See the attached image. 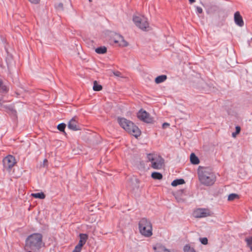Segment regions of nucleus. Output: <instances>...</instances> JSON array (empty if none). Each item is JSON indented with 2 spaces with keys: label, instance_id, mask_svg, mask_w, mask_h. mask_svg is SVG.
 I'll use <instances>...</instances> for the list:
<instances>
[{
  "label": "nucleus",
  "instance_id": "obj_31",
  "mask_svg": "<svg viewBox=\"0 0 252 252\" xmlns=\"http://www.w3.org/2000/svg\"><path fill=\"white\" fill-rule=\"evenodd\" d=\"M31 3L33 4H38L40 2V0H28Z\"/></svg>",
  "mask_w": 252,
  "mask_h": 252
},
{
  "label": "nucleus",
  "instance_id": "obj_7",
  "mask_svg": "<svg viewBox=\"0 0 252 252\" xmlns=\"http://www.w3.org/2000/svg\"><path fill=\"white\" fill-rule=\"evenodd\" d=\"M111 39L114 43L118 44L121 47H126L128 45L123 36L116 33H113L112 34Z\"/></svg>",
  "mask_w": 252,
  "mask_h": 252
},
{
  "label": "nucleus",
  "instance_id": "obj_3",
  "mask_svg": "<svg viewBox=\"0 0 252 252\" xmlns=\"http://www.w3.org/2000/svg\"><path fill=\"white\" fill-rule=\"evenodd\" d=\"M118 122L120 125L130 134L135 137H138L141 134L139 128L131 122L125 118H119Z\"/></svg>",
  "mask_w": 252,
  "mask_h": 252
},
{
  "label": "nucleus",
  "instance_id": "obj_8",
  "mask_svg": "<svg viewBox=\"0 0 252 252\" xmlns=\"http://www.w3.org/2000/svg\"><path fill=\"white\" fill-rule=\"evenodd\" d=\"M211 215L210 210L206 208H198L193 212V216L196 218H204Z\"/></svg>",
  "mask_w": 252,
  "mask_h": 252
},
{
  "label": "nucleus",
  "instance_id": "obj_10",
  "mask_svg": "<svg viewBox=\"0 0 252 252\" xmlns=\"http://www.w3.org/2000/svg\"><path fill=\"white\" fill-rule=\"evenodd\" d=\"M137 117L140 120L148 123H150L152 122V119L150 117L149 114L144 110H140L137 113Z\"/></svg>",
  "mask_w": 252,
  "mask_h": 252
},
{
  "label": "nucleus",
  "instance_id": "obj_27",
  "mask_svg": "<svg viewBox=\"0 0 252 252\" xmlns=\"http://www.w3.org/2000/svg\"><path fill=\"white\" fill-rule=\"evenodd\" d=\"M4 103V101H3L1 99H0V110H6L7 109L9 108L8 107H7L6 105H3V103Z\"/></svg>",
  "mask_w": 252,
  "mask_h": 252
},
{
  "label": "nucleus",
  "instance_id": "obj_9",
  "mask_svg": "<svg viewBox=\"0 0 252 252\" xmlns=\"http://www.w3.org/2000/svg\"><path fill=\"white\" fill-rule=\"evenodd\" d=\"M15 163V158L12 156H7L3 159V166L6 169H11Z\"/></svg>",
  "mask_w": 252,
  "mask_h": 252
},
{
  "label": "nucleus",
  "instance_id": "obj_22",
  "mask_svg": "<svg viewBox=\"0 0 252 252\" xmlns=\"http://www.w3.org/2000/svg\"><path fill=\"white\" fill-rule=\"evenodd\" d=\"M184 252H196L193 248L190 247L189 245H186L184 248Z\"/></svg>",
  "mask_w": 252,
  "mask_h": 252
},
{
  "label": "nucleus",
  "instance_id": "obj_21",
  "mask_svg": "<svg viewBox=\"0 0 252 252\" xmlns=\"http://www.w3.org/2000/svg\"><path fill=\"white\" fill-rule=\"evenodd\" d=\"M102 89V86L97 84V82L96 81H94V86H93V90L94 91H99L101 90Z\"/></svg>",
  "mask_w": 252,
  "mask_h": 252
},
{
  "label": "nucleus",
  "instance_id": "obj_33",
  "mask_svg": "<svg viewBox=\"0 0 252 252\" xmlns=\"http://www.w3.org/2000/svg\"><path fill=\"white\" fill-rule=\"evenodd\" d=\"M57 8L63 9V4L62 3H59L57 6Z\"/></svg>",
  "mask_w": 252,
  "mask_h": 252
},
{
  "label": "nucleus",
  "instance_id": "obj_20",
  "mask_svg": "<svg viewBox=\"0 0 252 252\" xmlns=\"http://www.w3.org/2000/svg\"><path fill=\"white\" fill-rule=\"evenodd\" d=\"M32 196L36 198L44 199L45 197V194L43 192H37L32 193Z\"/></svg>",
  "mask_w": 252,
  "mask_h": 252
},
{
  "label": "nucleus",
  "instance_id": "obj_13",
  "mask_svg": "<svg viewBox=\"0 0 252 252\" xmlns=\"http://www.w3.org/2000/svg\"><path fill=\"white\" fill-rule=\"evenodd\" d=\"M155 252H170L169 250L167 249L164 246L158 244L153 247Z\"/></svg>",
  "mask_w": 252,
  "mask_h": 252
},
{
  "label": "nucleus",
  "instance_id": "obj_32",
  "mask_svg": "<svg viewBox=\"0 0 252 252\" xmlns=\"http://www.w3.org/2000/svg\"><path fill=\"white\" fill-rule=\"evenodd\" d=\"M196 12L198 13H202L203 12V10L201 7L197 6L196 7Z\"/></svg>",
  "mask_w": 252,
  "mask_h": 252
},
{
  "label": "nucleus",
  "instance_id": "obj_28",
  "mask_svg": "<svg viewBox=\"0 0 252 252\" xmlns=\"http://www.w3.org/2000/svg\"><path fill=\"white\" fill-rule=\"evenodd\" d=\"M199 241L203 245H207L208 243V239L206 237L200 238Z\"/></svg>",
  "mask_w": 252,
  "mask_h": 252
},
{
  "label": "nucleus",
  "instance_id": "obj_1",
  "mask_svg": "<svg viewBox=\"0 0 252 252\" xmlns=\"http://www.w3.org/2000/svg\"><path fill=\"white\" fill-rule=\"evenodd\" d=\"M197 174L199 182L204 186H212L216 181L215 173L208 167L199 166L197 170Z\"/></svg>",
  "mask_w": 252,
  "mask_h": 252
},
{
  "label": "nucleus",
  "instance_id": "obj_19",
  "mask_svg": "<svg viewBox=\"0 0 252 252\" xmlns=\"http://www.w3.org/2000/svg\"><path fill=\"white\" fill-rule=\"evenodd\" d=\"M151 176L153 179L156 180H161L162 178V175L161 173L157 172H153Z\"/></svg>",
  "mask_w": 252,
  "mask_h": 252
},
{
  "label": "nucleus",
  "instance_id": "obj_15",
  "mask_svg": "<svg viewBox=\"0 0 252 252\" xmlns=\"http://www.w3.org/2000/svg\"><path fill=\"white\" fill-rule=\"evenodd\" d=\"M190 161L192 164L194 165L199 164L200 162L198 158L193 153L190 155Z\"/></svg>",
  "mask_w": 252,
  "mask_h": 252
},
{
  "label": "nucleus",
  "instance_id": "obj_11",
  "mask_svg": "<svg viewBox=\"0 0 252 252\" xmlns=\"http://www.w3.org/2000/svg\"><path fill=\"white\" fill-rule=\"evenodd\" d=\"M68 127L72 130H78L79 129V126L74 118H72L68 122Z\"/></svg>",
  "mask_w": 252,
  "mask_h": 252
},
{
  "label": "nucleus",
  "instance_id": "obj_14",
  "mask_svg": "<svg viewBox=\"0 0 252 252\" xmlns=\"http://www.w3.org/2000/svg\"><path fill=\"white\" fill-rule=\"evenodd\" d=\"M88 236L85 234H80V240L79 243L77 244L78 245L82 247L83 245L86 243Z\"/></svg>",
  "mask_w": 252,
  "mask_h": 252
},
{
  "label": "nucleus",
  "instance_id": "obj_24",
  "mask_svg": "<svg viewBox=\"0 0 252 252\" xmlns=\"http://www.w3.org/2000/svg\"><path fill=\"white\" fill-rule=\"evenodd\" d=\"M65 126L66 125L64 123H61L58 125L57 128L60 131H64Z\"/></svg>",
  "mask_w": 252,
  "mask_h": 252
},
{
  "label": "nucleus",
  "instance_id": "obj_18",
  "mask_svg": "<svg viewBox=\"0 0 252 252\" xmlns=\"http://www.w3.org/2000/svg\"><path fill=\"white\" fill-rule=\"evenodd\" d=\"M96 53L99 54H103L107 52V48L105 46H101L95 49Z\"/></svg>",
  "mask_w": 252,
  "mask_h": 252
},
{
  "label": "nucleus",
  "instance_id": "obj_30",
  "mask_svg": "<svg viewBox=\"0 0 252 252\" xmlns=\"http://www.w3.org/2000/svg\"><path fill=\"white\" fill-rule=\"evenodd\" d=\"M1 90L3 91H6L7 90V89L6 87L2 86V82L0 80V90Z\"/></svg>",
  "mask_w": 252,
  "mask_h": 252
},
{
  "label": "nucleus",
  "instance_id": "obj_5",
  "mask_svg": "<svg viewBox=\"0 0 252 252\" xmlns=\"http://www.w3.org/2000/svg\"><path fill=\"white\" fill-rule=\"evenodd\" d=\"M147 158L149 161L151 162V166L155 169H160L164 164V159L159 155L156 154H149Z\"/></svg>",
  "mask_w": 252,
  "mask_h": 252
},
{
  "label": "nucleus",
  "instance_id": "obj_35",
  "mask_svg": "<svg viewBox=\"0 0 252 252\" xmlns=\"http://www.w3.org/2000/svg\"><path fill=\"white\" fill-rule=\"evenodd\" d=\"M47 162V160L46 159H45L43 161V165L45 166L46 165V163Z\"/></svg>",
  "mask_w": 252,
  "mask_h": 252
},
{
  "label": "nucleus",
  "instance_id": "obj_26",
  "mask_svg": "<svg viewBox=\"0 0 252 252\" xmlns=\"http://www.w3.org/2000/svg\"><path fill=\"white\" fill-rule=\"evenodd\" d=\"M248 246L250 248L252 251V237L246 239Z\"/></svg>",
  "mask_w": 252,
  "mask_h": 252
},
{
  "label": "nucleus",
  "instance_id": "obj_29",
  "mask_svg": "<svg viewBox=\"0 0 252 252\" xmlns=\"http://www.w3.org/2000/svg\"><path fill=\"white\" fill-rule=\"evenodd\" d=\"M82 248L81 246L77 245L74 249L73 250V251H72V252H80L81 250H82Z\"/></svg>",
  "mask_w": 252,
  "mask_h": 252
},
{
  "label": "nucleus",
  "instance_id": "obj_12",
  "mask_svg": "<svg viewBox=\"0 0 252 252\" xmlns=\"http://www.w3.org/2000/svg\"><path fill=\"white\" fill-rule=\"evenodd\" d=\"M234 21L235 24L239 27H242L244 25V22L242 16L240 15V13L237 11L234 14Z\"/></svg>",
  "mask_w": 252,
  "mask_h": 252
},
{
  "label": "nucleus",
  "instance_id": "obj_17",
  "mask_svg": "<svg viewBox=\"0 0 252 252\" xmlns=\"http://www.w3.org/2000/svg\"><path fill=\"white\" fill-rule=\"evenodd\" d=\"M185 183L184 180L183 179H176L174 180L172 183L171 185L173 187H176L179 185H182Z\"/></svg>",
  "mask_w": 252,
  "mask_h": 252
},
{
  "label": "nucleus",
  "instance_id": "obj_4",
  "mask_svg": "<svg viewBox=\"0 0 252 252\" xmlns=\"http://www.w3.org/2000/svg\"><path fill=\"white\" fill-rule=\"evenodd\" d=\"M139 229L140 233L145 237H149L153 234L151 222L146 218H142L139 221Z\"/></svg>",
  "mask_w": 252,
  "mask_h": 252
},
{
  "label": "nucleus",
  "instance_id": "obj_23",
  "mask_svg": "<svg viewBox=\"0 0 252 252\" xmlns=\"http://www.w3.org/2000/svg\"><path fill=\"white\" fill-rule=\"evenodd\" d=\"M239 198V195L236 193H231L228 196V201H233Z\"/></svg>",
  "mask_w": 252,
  "mask_h": 252
},
{
  "label": "nucleus",
  "instance_id": "obj_16",
  "mask_svg": "<svg viewBox=\"0 0 252 252\" xmlns=\"http://www.w3.org/2000/svg\"><path fill=\"white\" fill-rule=\"evenodd\" d=\"M167 79V76L165 75H161L157 77L155 79V82L157 84H159L165 81Z\"/></svg>",
  "mask_w": 252,
  "mask_h": 252
},
{
  "label": "nucleus",
  "instance_id": "obj_36",
  "mask_svg": "<svg viewBox=\"0 0 252 252\" xmlns=\"http://www.w3.org/2000/svg\"><path fill=\"white\" fill-rule=\"evenodd\" d=\"M190 3H192L195 1V0H189Z\"/></svg>",
  "mask_w": 252,
  "mask_h": 252
},
{
  "label": "nucleus",
  "instance_id": "obj_34",
  "mask_svg": "<svg viewBox=\"0 0 252 252\" xmlns=\"http://www.w3.org/2000/svg\"><path fill=\"white\" fill-rule=\"evenodd\" d=\"M169 126V124L167 123H164L162 124V127L163 128H165L167 126Z\"/></svg>",
  "mask_w": 252,
  "mask_h": 252
},
{
  "label": "nucleus",
  "instance_id": "obj_6",
  "mask_svg": "<svg viewBox=\"0 0 252 252\" xmlns=\"http://www.w3.org/2000/svg\"><path fill=\"white\" fill-rule=\"evenodd\" d=\"M133 21L136 26L142 30H147L149 28L147 19L143 16H134Z\"/></svg>",
  "mask_w": 252,
  "mask_h": 252
},
{
  "label": "nucleus",
  "instance_id": "obj_25",
  "mask_svg": "<svg viewBox=\"0 0 252 252\" xmlns=\"http://www.w3.org/2000/svg\"><path fill=\"white\" fill-rule=\"evenodd\" d=\"M236 131L235 132H233L232 133V136L233 137H235L236 135L239 133L241 130V127L239 126H236Z\"/></svg>",
  "mask_w": 252,
  "mask_h": 252
},
{
  "label": "nucleus",
  "instance_id": "obj_2",
  "mask_svg": "<svg viewBox=\"0 0 252 252\" xmlns=\"http://www.w3.org/2000/svg\"><path fill=\"white\" fill-rule=\"evenodd\" d=\"M42 236L39 233H34L29 236L26 239L25 246L28 252H35L41 247Z\"/></svg>",
  "mask_w": 252,
  "mask_h": 252
}]
</instances>
